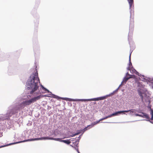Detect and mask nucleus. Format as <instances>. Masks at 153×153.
Returning a JSON list of instances; mask_svg holds the SVG:
<instances>
[{"mask_svg":"<svg viewBox=\"0 0 153 153\" xmlns=\"http://www.w3.org/2000/svg\"><path fill=\"white\" fill-rule=\"evenodd\" d=\"M97 124L96 122H94L92 124L91 126H94V125H96Z\"/></svg>","mask_w":153,"mask_h":153,"instance_id":"21","label":"nucleus"},{"mask_svg":"<svg viewBox=\"0 0 153 153\" xmlns=\"http://www.w3.org/2000/svg\"><path fill=\"white\" fill-rule=\"evenodd\" d=\"M128 111H118L117 112H116L114 113L111 114L107 116H106L107 118L109 117H111L112 116H117L118 115V114H120L121 113H123L124 112H128Z\"/></svg>","mask_w":153,"mask_h":153,"instance_id":"4","label":"nucleus"},{"mask_svg":"<svg viewBox=\"0 0 153 153\" xmlns=\"http://www.w3.org/2000/svg\"><path fill=\"white\" fill-rule=\"evenodd\" d=\"M130 78V77H125L123 80V82H126Z\"/></svg>","mask_w":153,"mask_h":153,"instance_id":"12","label":"nucleus"},{"mask_svg":"<svg viewBox=\"0 0 153 153\" xmlns=\"http://www.w3.org/2000/svg\"><path fill=\"white\" fill-rule=\"evenodd\" d=\"M39 82L40 83L39 79L36 70V72L33 73L30 77L27 83V89L31 90L30 93L31 94H36L35 91L39 89Z\"/></svg>","mask_w":153,"mask_h":153,"instance_id":"1","label":"nucleus"},{"mask_svg":"<svg viewBox=\"0 0 153 153\" xmlns=\"http://www.w3.org/2000/svg\"><path fill=\"white\" fill-rule=\"evenodd\" d=\"M107 119V117H104V118H101V119H100V121H102V120H105V119Z\"/></svg>","mask_w":153,"mask_h":153,"instance_id":"19","label":"nucleus"},{"mask_svg":"<svg viewBox=\"0 0 153 153\" xmlns=\"http://www.w3.org/2000/svg\"><path fill=\"white\" fill-rule=\"evenodd\" d=\"M138 93L139 95L141 97L142 100H143V95H142V94H143L142 93L140 90H138Z\"/></svg>","mask_w":153,"mask_h":153,"instance_id":"11","label":"nucleus"},{"mask_svg":"<svg viewBox=\"0 0 153 153\" xmlns=\"http://www.w3.org/2000/svg\"><path fill=\"white\" fill-rule=\"evenodd\" d=\"M137 84H138V85L139 86H140V83L139 82H138Z\"/></svg>","mask_w":153,"mask_h":153,"instance_id":"26","label":"nucleus"},{"mask_svg":"<svg viewBox=\"0 0 153 153\" xmlns=\"http://www.w3.org/2000/svg\"><path fill=\"white\" fill-rule=\"evenodd\" d=\"M143 117L145 118H146L147 120H149L150 119V117H149V115L147 114L144 113H143Z\"/></svg>","mask_w":153,"mask_h":153,"instance_id":"7","label":"nucleus"},{"mask_svg":"<svg viewBox=\"0 0 153 153\" xmlns=\"http://www.w3.org/2000/svg\"><path fill=\"white\" fill-rule=\"evenodd\" d=\"M134 0H128V2L129 4L130 8H131L132 5L133 4Z\"/></svg>","mask_w":153,"mask_h":153,"instance_id":"8","label":"nucleus"},{"mask_svg":"<svg viewBox=\"0 0 153 153\" xmlns=\"http://www.w3.org/2000/svg\"><path fill=\"white\" fill-rule=\"evenodd\" d=\"M133 110L131 109L129 110H125V111H128L127 112H130V114H131V113H133L134 112L133 111Z\"/></svg>","mask_w":153,"mask_h":153,"instance_id":"15","label":"nucleus"},{"mask_svg":"<svg viewBox=\"0 0 153 153\" xmlns=\"http://www.w3.org/2000/svg\"><path fill=\"white\" fill-rule=\"evenodd\" d=\"M87 127H86V128H85L84 129L85 130H87Z\"/></svg>","mask_w":153,"mask_h":153,"instance_id":"29","label":"nucleus"},{"mask_svg":"<svg viewBox=\"0 0 153 153\" xmlns=\"http://www.w3.org/2000/svg\"><path fill=\"white\" fill-rule=\"evenodd\" d=\"M131 53L130 54V55H129V61H130V62H129V67H130V68H131V66H132V64H131Z\"/></svg>","mask_w":153,"mask_h":153,"instance_id":"13","label":"nucleus"},{"mask_svg":"<svg viewBox=\"0 0 153 153\" xmlns=\"http://www.w3.org/2000/svg\"><path fill=\"white\" fill-rule=\"evenodd\" d=\"M127 69L128 70H129L131 73L132 72L133 73H134L135 72H136V70L135 69H133L132 68H130V67H128Z\"/></svg>","mask_w":153,"mask_h":153,"instance_id":"9","label":"nucleus"},{"mask_svg":"<svg viewBox=\"0 0 153 153\" xmlns=\"http://www.w3.org/2000/svg\"><path fill=\"white\" fill-rule=\"evenodd\" d=\"M143 113H144L142 112L141 113V114H139V117H143Z\"/></svg>","mask_w":153,"mask_h":153,"instance_id":"22","label":"nucleus"},{"mask_svg":"<svg viewBox=\"0 0 153 153\" xmlns=\"http://www.w3.org/2000/svg\"><path fill=\"white\" fill-rule=\"evenodd\" d=\"M77 152H78V153H80L79 152V150H78V149H77Z\"/></svg>","mask_w":153,"mask_h":153,"instance_id":"31","label":"nucleus"},{"mask_svg":"<svg viewBox=\"0 0 153 153\" xmlns=\"http://www.w3.org/2000/svg\"><path fill=\"white\" fill-rule=\"evenodd\" d=\"M87 101H94V98L86 99Z\"/></svg>","mask_w":153,"mask_h":153,"instance_id":"16","label":"nucleus"},{"mask_svg":"<svg viewBox=\"0 0 153 153\" xmlns=\"http://www.w3.org/2000/svg\"><path fill=\"white\" fill-rule=\"evenodd\" d=\"M79 100L82 101H84V102L87 101L86 99H80Z\"/></svg>","mask_w":153,"mask_h":153,"instance_id":"20","label":"nucleus"},{"mask_svg":"<svg viewBox=\"0 0 153 153\" xmlns=\"http://www.w3.org/2000/svg\"><path fill=\"white\" fill-rule=\"evenodd\" d=\"M135 74H137V75H139V73L138 72H137L136 71V72H135V73H134Z\"/></svg>","mask_w":153,"mask_h":153,"instance_id":"24","label":"nucleus"},{"mask_svg":"<svg viewBox=\"0 0 153 153\" xmlns=\"http://www.w3.org/2000/svg\"><path fill=\"white\" fill-rule=\"evenodd\" d=\"M106 96H103L100 97H99L94 98V101H98L100 100H102L105 99L106 98Z\"/></svg>","mask_w":153,"mask_h":153,"instance_id":"5","label":"nucleus"},{"mask_svg":"<svg viewBox=\"0 0 153 153\" xmlns=\"http://www.w3.org/2000/svg\"><path fill=\"white\" fill-rule=\"evenodd\" d=\"M107 119V117H104V118H101V119H100V121H102V120H105V119Z\"/></svg>","mask_w":153,"mask_h":153,"instance_id":"18","label":"nucleus"},{"mask_svg":"<svg viewBox=\"0 0 153 153\" xmlns=\"http://www.w3.org/2000/svg\"><path fill=\"white\" fill-rule=\"evenodd\" d=\"M135 76L134 75H131L129 77L130 78H135Z\"/></svg>","mask_w":153,"mask_h":153,"instance_id":"17","label":"nucleus"},{"mask_svg":"<svg viewBox=\"0 0 153 153\" xmlns=\"http://www.w3.org/2000/svg\"><path fill=\"white\" fill-rule=\"evenodd\" d=\"M55 140L59 141L62 142H64L65 143L68 144H69L71 143V142L69 140H62L60 138H53L51 137H43L40 138H35L34 139H28L26 140H25L24 141L17 142L15 143H10L9 144V145L13 144L16 143H19L21 142H23L26 141H33V140Z\"/></svg>","mask_w":153,"mask_h":153,"instance_id":"2","label":"nucleus"},{"mask_svg":"<svg viewBox=\"0 0 153 153\" xmlns=\"http://www.w3.org/2000/svg\"><path fill=\"white\" fill-rule=\"evenodd\" d=\"M90 126V125H88V126H87V127H88V126Z\"/></svg>","mask_w":153,"mask_h":153,"instance_id":"32","label":"nucleus"},{"mask_svg":"<svg viewBox=\"0 0 153 153\" xmlns=\"http://www.w3.org/2000/svg\"><path fill=\"white\" fill-rule=\"evenodd\" d=\"M127 75H129V76H130L131 75H130V74L128 73H127Z\"/></svg>","mask_w":153,"mask_h":153,"instance_id":"28","label":"nucleus"},{"mask_svg":"<svg viewBox=\"0 0 153 153\" xmlns=\"http://www.w3.org/2000/svg\"><path fill=\"white\" fill-rule=\"evenodd\" d=\"M100 121V120H99L98 121L96 122V123L97 124Z\"/></svg>","mask_w":153,"mask_h":153,"instance_id":"27","label":"nucleus"},{"mask_svg":"<svg viewBox=\"0 0 153 153\" xmlns=\"http://www.w3.org/2000/svg\"><path fill=\"white\" fill-rule=\"evenodd\" d=\"M41 87H42V88L43 90H44L45 91H47L48 92V93L49 92V91L46 88H45L42 85H41Z\"/></svg>","mask_w":153,"mask_h":153,"instance_id":"14","label":"nucleus"},{"mask_svg":"<svg viewBox=\"0 0 153 153\" xmlns=\"http://www.w3.org/2000/svg\"><path fill=\"white\" fill-rule=\"evenodd\" d=\"M31 103H32V102L30 99L29 100L25 101L24 102V104L26 105H29Z\"/></svg>","mask_w":153,"mask_h":153,"instance_id":"6","label":"nucleus"},{"mask_svg":"<svg viewBox=\"0 0 153 153\" xmlns=\"http://www.w3.org/2000/svg\"><path fill=\"white\" fill-rule=\"evenodd\" d=\"M45 97H48L46 95H40L37 97H34L30 99L32 103L36 102L37 100L40 99L41 98Z\"/></svg>","mask_w":153,"mask_h":153,"instance_id":"3","label":"nucleus"},{"mask_svg":"<svg viewBox=\"0 0 153 153\" xmlns=\"http://www.w3.org/2000/svg\"><path fill=\"white\" fill-rule=\"evenodd\" d=\"M139 114H135V115L137 116H139Z\"/></svg>","mask_w":153,"mask_h":153,"instance_id":"25","label":"nucleus"},{"mask_svg":"<svg viewBox=\"0 0 153 153\" xmlns=\"http://www.w3.org/2000/svg\"><path fill=\"white\" fill-rule=\"evenodd\" d=\"M77 134H78V133H76V134H73V135H71V137H73L74 136H75V135H77Z\"/></svg>","mask_w":153,"mask_h":153,"instance_id":"23","label":"nucleus"},{"mask_svg":"<svg viewBox=\"0 0 153 153\" xmlns=\"http://www.w3.org/2000/svg\"><path fill=\"white\" fill-rule=\"evenodd\" d=\"M150 114L152 115V117L150 119V120L152 122H153V110L150 108Z\"/></svg>","mask_w":153,"mask_h":153,"instance_id":"10","label":"nucleus"},{"mask_svg":"<svg viewBox=\"0 0 153 153\" xmlns=\"http://www.w3.org/2000/svg\"><path fill=\"white\" fill-rule=\"evenodd\" d=\"M39 92L38 91V92H36V94H39Z\"/></svg>","mask_w":153,"mask_h":153,"instance_id":"30","label":"nucleus"}]
</instances>
